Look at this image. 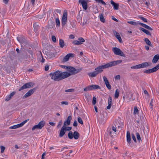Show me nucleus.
Listing matches in <instances>:
<instances>
[{
    "label": "nucleus",
    "mask_w": 159,
    "mask_h": 159,
    "mask_svg": "<svg viewBox=\"0 0 159 159\" xmlns=\"http://www.w3.org/2000/svg\"><path fill=\"white\" fill-rule=\"evenodd\" d=\"M72 119V117L70 116H69L66 121H65L64 123V125H68L70 124V120Z\"/></svg>",
    "instance_id": "nucleus-13"
},
{
    "label": "nucleus",
    "mask_w": 159,
    "mask_h": 159,
    "mask_svg": "<svg viewBox=\"0 0 159 159\" xmlns=\"http://www.w3.org/2000/svg\"><path fill=\"white\" fill-rule=\"evenodd\" d=\"M159 59V55L158 54H157L154 56V57L153 58V59L152 61V62L153 63H156L158 60Z\"/></svg>",
    "instance_id": "nucleus-20"
},
{
    "label": "nucleus",
    "mask_w": 159,
    "mask_h": 159,
    "mask_svg": "<svg viewBox=\"0 0 159 159\" xmlns=\"http://www.w3.org/2000/svg\"><path fill=\"white\" fill-rule=\"evenodd\" d=\"M139 64L136 65V66H131V68L132 69H140V66Z\"/></svg>",
    "instance_id": "nucleus-42"
},
{
    "label": "nucleus",
    "mask_w": 159,
    "mask_h": 159,
    "mask_svg": "<svg viewBox=\"0 0 159 159\" xmlns=\"http://www.w3.org/2000/svg\"><path fill=\"white\" fill-rule=\"evenodd\" d=\"M39 19H41L43 17V14H39L37 15Z\"/></svg>",
    "instance_id": "nucleus-57"
},
{
    "label": "nucleus",
    "mask_w": 159,
    "mask_h": 159,
    "mask_svg": "<svg viewBox=\"0 0 159 159\" xmlns=\"http://www.w3.org/2000/svg\"><path fill=\"white\" fill-rule=\"evenodd\" d=\"M52 75L51 78L55 81H59L66 78V76L64 72L59 70L56 71L53 74H50Z\"/></svg>",
    "instance_id": "nucleus-1"
},
{
    "label": "nucleus",
    "mask_w": 159,
    "mask_h": 159,
    "mask_svg": "<svg viewBox=\"0 0 159 159\" xmlns=\"http://www.w3.org/2000/svg\"><path fill=\"white\" fill-rule=\"evenodd\" d=\"M50 52L51 54H50V58H53L55 57L57 54V51L55 49L53 48H52L51 49Z\"/></svg>",
    "instance_id": "nucleus-14"
},
{
    "label": "nucleus",
    "mask_w": 159,
    "mask_h": 159,
    "mask_svg": "<svg viewBox=\"0 0 159 159\" xmlns=\"http://www.w3.org/2000/svg\"><path fill=\"white\" fill-rule=\"evenodd\" d=\"M100 20L102 22L104 23L105 22V19L102 15L101 14L99 15Z\"/></svg>",
    "instance_id": "nucleus-35"
},
{
    "label": "nucleus",
    "mask_w": 159,
    "mask_h": 159,
    "mask_svg": "<svg viewBox=\"0 0 159 159\" xmlns=\"http://www.w3.org/2000/svg\"><path fill=\"white\" fill-rule=\"evenodd\" d=\"M109 67V66L108 63H107L106 64L98 66V67L96 68L95 70L98 74L102 73L103 71V69H106Z\"/></svg>",
    "instance_id": "nucleus-3"
},
{
    "label": "nucleus",
    "mask_w": 159,
    "mask_h": 159,
    "mask_svg": "<svg viewBox=\"0 0 159 159\" xmlns=\"http://www.w3.org/2000/svg\"><path fill=\"white\" fill-rule=\"evenodd\" d=\"M139 30H141L143 32H144L147 35H151V34L150 32L147 30H146L143 28L140 27L139 28Z\"/></svg>",
    "instance_id": "nucleus-30"
},
{
    "label": "nucleus",
    "mask_w": 159,
    "mask_h": 159,
    "mask_svg": "<svg viewBox=\"0 0 159 159\" xmlns=\"http://www.w3.org/2000/svg\"><path fill=\"white\" fill-rule=\"evenodd\" d=\"M67 21V12L66 11H64L61 20V25L64 27L66 25Z\"/></svg>",
    "instance_id": "nucleus-5"
},
{
    "label": "nucleus",
    "mask_w": 159,
    "mask_h": 159,
    "mask_svg": "<svg viewBox=\"0 0 159 159\" xmlns=\"http://www.w3.org/2000/svg\"><path fill=\"white\" fill-rule=\"evenodd\" d=\"M33 27L34 28V30L35 32L37 31L38 29L39 28V24L38 23H34Z\"/></svg>",
    "instance_id": "nucleus-27"
},
{
    "label": "nucleus",
    "mask_w": 159,
    "mask_h": 159,
    "mask_svg": "<svg viewBox=\"0 0 159 159\" xmlns=\"http://www.w3.org/2000/svg\"><path fill=\"white\" fill-rule=\"evenodd\" d=\"M90 89L91 90L98 89H100V87L98 85H92L90 86Z\"/></svg>",
    "instance_id": "nucleus-24"
},
{
    "label": "nucleus",
    "mask_w": 159,
    "mask_h": 159,
    "mask_svg": "<svg viewBox=\"0 0 159 159\" xmlns=\"http://www.w3.org/2000/svg\"><path fill=\"white\" fill-rule=\"evenodd\" d=\"M136 135L137 139V140L139 141V142H140V141H142L140 135L138 133H136Z\"/></svg>",
    "instance_id": "nucleus-38"
},
{
    "label": "nucleus",
    "mask_w": 159,
    "mask_h": 159,
    "mask_svg": "<svg viewBox=\"0 0 159 159\" xmlns=\"http://www.w3.org/2000/svg\"><path fill=\"white\" fill-rule=\"evenodd\" d=\"M113 33L114 35L116 37L117 39L118 40H119V42L120 43H122V39H121V38L120 35L116 31H113Z\"/></svg>",
    "instance_id": "nucleus-15"
},
{
    "label": "nucleus",
    "mask_w": 159,
    "mask_h": 159,
    "mask_svg": "<svg viewBox=\"0 0 159 159\" xmlns=\"http://www.w3.org/2000/svg\"><path fill=\"white\" fill-rule=\"evenodd\" d=\"M98 74V73L97 72L96 70L93 72L89 73L88 74V75L89 77H94L96 76Z\"/></svg>",
    "instance_id": "nucleus-18"
},
{
    "label": "nucleus",
    "mask_w": 159,
    "mask_h": 159,
    "mask_svg": "<svg viewBox=\"0 0 159 159\" xmlns=\"http://www.w3.org/2000/svg\"><path fill=\"white\" fill-rule=\"evenodd\" d=\"M119 91L118 89L116 90L115 94V97L116 98L118 97L119 95Z\"/></svg>",
    "instance_id": "nucleus-36"
},
{
    "label": "nucleus",
    "mask_w": 159,
    "mask_h": 159,
    "mask_svg": "<svg viewBox=\"0 0 159 159\" xmlns=\"http://www.w3.org/2000/svg\"><path fill=\"white\" fill-rule=\"evenodd\" d=\"M72 43L74 45H80V43L78 41L74 40L72 42Z\"/></svg>",
    "instance_id": "nucleus-46"
},
{
    "label": "nucleus",
    "mask_w": 159,
    "mask_h": 159,
    "mask_svg": "<svg viewBox=\"0 0 159 159\" xmlns=\"http://www.w3.org/2000/svg\"><path fill=\"white\" fill-rule=\"evenodd\" d=\"M112 51L116 55H118L123 57H125V55L123 52L120 49L117 48H112Z\"/></svg>",
    "instance_id": "nucleus-4"
},
{
    "label": "nucleus",
    "mask_w": 159,
    "mask_h": 159,
    "mask_svg": "<svg viewBox=\"0 0 159 159\" xmlns=\"http://www.w3.org/2000/svg\"><path fill=\"white\" fill-rule=\"evenodd\" d=\"M74 89H69L65 90L66 92H73L74 91Z\"/></svg>",
    "instance_id": "nucleus-55"
},
{
    "label": "nucleus",
    "mask_w": 159,
    "mask_h": 159,
    "mask_svg": "<svg viewBox=\"0 0 159 159\" xmlns=\"http://www.w3.org/2000/svg\"><path fill=\"white\" fill-rule=\"evenodd\" d=\"M122 60H118L111 61L107 63L109 67H110L120 64L122 62Z\"/></svg>",
    "instance_id": "nucleus-10"
},
{
    "label": "nucleus",
    "mask_w": 159,
    "mask_h": 159,
    "mask_svg": "<svg viewBox=\"0 0 159 159\" xmlns=\"http://www.w3.org/2000/svg\"><path fill=\"white\" fill-rule=\"evenodd\" d=\"M140 68H144L145 67H147L149 66V64L148 62H143L142 63L139 64Z\"/></svg>",
    "instance_id": "nucleus-21"
},
{
    "label": "nucleus",
    "mask_w": 159,
    "mask_h": 159,
    "mask_svg": "<svg viewBox=\"0 0 159 159\" xmlns=\"http://www.w3.org/2000/svg\"><path fill=\"white\" fill-rule=\"evenodd\" d=\"M144 28L150 30H153L151 27L146 24H145Z\"/></svg>",
    "instance_id": "nucleus-53"
},
{
    "label": "nucleus",
    "mask_w": 159,
    "mask_h": 159,
    "mask_svg": "<svg viewBox=\"0 0 159 159\" xmlns=\"http://www.w3.org/2000/svg\"><path fill=\"white\" fill-rule=\"evenodd\" d=\"M79 40V41L80 43V44L84 42H85L84 39L82 37L79 38L78 39Z\"/></svg>",
    "instance_id": "nucleus-43"
},
{
    "label": "nucleus",
    "mask_w": 159,
    "mask_h": 159,
    "mask_svg": "<svg viewBox=\"0 0 159 159\" xmlns=\"http://www.w3.org/2000/svg\"><path fill=\"white\" fill-rule=\"evenodd\" d=\"M79 2L81 4L84 9L85 10L87 9L88 8L87 3L84 0H79Z\"/></svg>",
    "instance_id": "nucleus-11"
},
{
    "label": "nucleus",
    "mask_w": 159,
    "mask_h": 159,
    "mask_svg": "<svg viewBox=\"0 0 159 159\" xmlns=\"http://www.w3.org/2000/svg\"><path fill=\"white\" fill-rule=\"evenodd\" d=\"M111 3L113 6L115 10H117L119 9V5L118 3H115L113 0H111L110 1Z\"/></svg>",
    "instance_id": "nucleus-16"
},
{
    "label": "nucleus",
    "mask_w": 159,
    "mask_h": 159,
    "mask_svg": "<svg viewBox=\"0 0 159 159\" xmlns=\"http://www.w3.org/2000/svg\"><path fill=\"white\" fill-rule=\"evenodd\" d=\"M74 56V55L72 53H69L67 54L63 58L62 61L65 62L67 61L70 57H73Z\"/></svg>",
    "instance_id": "nucleus-12"
},
{
    "label": "nucleus",
    "mask_w": 159,
    "mask_h": 159,
    "mask_svg": "<svg viewBox=\"0 0 159 159\" xmlns=\"http://www.w3.org/2000/svg\"><path fill=\"white\" fill-rule=\"evenodd\" d=\"M33 85V83L32 82H30L24 84L19 89V91H20L25 89H28L31 87Z\"/></svg>",
    "instance_id": "nucleus-6"
},
{
    "label": "nucleus",
    "mask_w": 159,
    "mask_h": 159,
    "mask_svg": "<svg viewBox=\"0 0 159 159\" xmlns=\"http://www.w3.org/2000/svg\"><path fill=\"white\" fill-rule=\"evenodd\" d=\"M20 127V126L19 125V124H18L16 125H15L10 126L9 128L10 129H16L17 128H19Z\"/></svg>",
    "instance_id": "nucleus-32"
},
{
    "label": "nucleus",
    "mask_w": 159,
    "mask_h": 159,
    "mask_svg": "<svg viewBox=\"0 0 159 159\" xmlns=\"http://www.w3.org/2000/svg\"><path fill=\"white\" fill-rule=\"evenodd\" d=\"M144 119L143 117H140V120H138L137 121V123L141 124V125H143V124L144 122Z\"/></svg>",
    "instance_id": "nucleus-28"
},
{
    "label": "nucleus",
    "mask_w": 159,
    "mask_h": 159,
    "mask_svg": "<svg viewBox=\"0 0 159 159\" xmlns=\"http://www.w3.org/2000/svg\"><path fill=\"white\" fill-rule=\"evenodd\" d=\"M17 40L21 43V45L24 43H25L26 40L23 38L22 37H17Z\"/></svg>",
    "instance_id": "nucleus-22"
},
{
    "label": "nucleus",
    "mask_w": 159,
    "mask_h": 159,
    "mask_svg": "<svg viewBox=\"0 0 159 159\" xmlns=\"http://www.w3.org/2000/svg\"><path fill=\"white\" fill-rule=\"evenodd\" d=\"M66 133L65 130L62 127L60 130L59 134V137H62Z\"/></svg>",
    "instance_id": "nucleus-25"
},
{
    "label": "nucleus",
    "mask_w": 159,
    "mask_h": 159,
    "mask_svg": "<svg viewBox=\"0 0 159 159\" xmlns=\"http://www.w3.org/2000/svg\"><path fill=\"white\" fill-rule=\"evenodd\" d=\"M66 125H64L62 127L64 128L65 131H70L71 130V127H66Z\"/></svg>",
    "instance_id": "nucleus-34"
},
{
    "label": "nucleus",
    "mask_w": 159,
    "mask_h": 159,
    "mask_svg": "<svg viewBox=\"0 0 159 159\" xmlns=\"http://www.w3.org/2000/svg\"><path fill=\"white\" fill-rule=\"evenodd\" d=\"M115 122L116 123V125H115V126H113L112 127V129L113 131L116 132V128L117 126L119 127V125H118L119 122L117 120H115Z\"/></svg>",
    "instance_id": "nucleus-26"
},
{
    "label": "nucleus",
    "mask_w": 159,
    "mask_h": 159,
    "mask_svg": "<svg viewBox=\"0 0 159 159\" xmlns=\"http://www.w3.org/2000/svg\"><path fill=\"white\" fill-rule=\"evenodd\" d=\"M97 2L102 3L104 5H106V3L102 0H95Z\"/></svg>",
    "instance_id": "nucleus-45"
},
{
    "label": "nucleus",
    "mask_w": 159,
    "mask_h": 159,
    "mask_svg": "<svg viewBox=\"0 0 159 159\" xmlns=\"http://www.w3.org/2000/svg\"><path fill=\"white\" fill-rule=\"evenodd\" d=\"M144 28L150 30H153L151 27L146 24H145Z\"/></svg>",
    "instance_id": "nucleus-51"
},
{
    "label": "nucleus",
    "mask_w": 159,
    "mask_h": 159,
    "mask_svg": "<svg viewBox=\"0 0 159 159\" xmlns=\"http://www.w3.org/2000/svg\"><path fill=\"white\" fill-rule=\"evenodd\" d=\"M81 70V69H76L73 67L69 66L67 71L64 72V73L66 78L71 75H75L80 72Z\"/></svg>",
    "instance_id": "nucleus-2"
},
{
    "label": "nucleus",
    "mask_w": 159,
    "mask_h": 159,
    "mask_svg": "<svg viewBox=\"0 0 159 159\" xmlns=\"http://www.w3.org/2000/svg\"><path fill=\"white\" fill-rule=\"evenodd\" d=\"M127 23L131 25H132L135 26L137 25L138 24V23H137L136 22L133 21H128Z\"/></svg>",
    "instance_id": "nucleus-40"
},
{
    "label": "nucleus",
    "mask_w": 159,
    "mask_h": 159,
    "mask_svg": "<svg viewBox=\"0 0 159 159\" xmlns=\"http://www.w3.org/2000/svg\"><path fill=\"white\" fill-rule=\"evenodd\" d=\"M106 85L108 89L110 90L111 89V87L109 83L108 84H106Z\"/></svg>",
    "instance_id": "nucleus-60"
},
{
    "label": "nucleus",
    "mask_w": 159,
    "mask_h": 159,
    "mask_svg": "<svg viewBox=\"0 0 159 159\" xmlns=\"http://www.w3.org/2000/svg\"><path fill=\"white\" fill-rule=\"evenodd\" d=\"M112 99L111 97H109L108 99V106L107 107V109H110L112 104Z\"/></svg>",
    "instance_id": "nucleus-17"
},
{
    "label": "nucleus",
    "mask_w": 159,
    "mask_h": 159,
    "mask_svg": "<svg viewBox=\"0 0 159 159\" xmlns=\"http://www.w3.org/2000/svg\"><path fill=\"white\" fill-rule=\"evenodd\" d=\"M144 28L150 30H153L151 27L146 24H145Z\"/></svg>",
    "instance_id": "nucleus-52"
},
{
    "label": "nucleus",
    "mask_w": 159,
    "mask_h": 159,
    "mask_svg": "<svg viewBox=\"0 0 159 159\" xmlns=\"http://www.w3.org/2000/svg\"><path fill=\"white\" fill-rule=\"evenodd\" d=\"M49 69V66L47 64L45 66V71H47Z\"/></svg>",
    "instance_id": "nucleus-64"
},
{
    "label": "nucleus",
    "mask_w": 159,
    "mask_h": 159,
    "mask_svg": "<svg viewBox=\"0 0 159 159\" xmlns=\"http://www.w3.org/2000/svg\"><path fill=\"white\" fill-rule=\"evenodd\" d=\"M80 136L79 134L76 131H75L73 134V137L75 139H77Z\"/></svg>",
    "instance_id": "nucleus-29"
},
{
    "label": "nucleus",
    "mask_w": 159,
    "mask_h": 159,
    "mask_svg": "<svg viewBox=\"0 0 159 159\" xmlns=\"http://www.w3.org/2000/svg\"><path fill=\"white\" fill-rule=\"evenodd\" d=\"M126 139L127 142L129 144H130L131 143V137L130 135L129 132V131H127L126 134Z\"/></svg>",
    "instance_id": "nucleus-19"
},
{
    "label": "nucleus",
    "mask_w": 159,
    "mask_h": 159,
    "mask_svg": "<svg viewBox=\"0 0 159 159\" xmlns=\"http://www.w3.org/2000/svg\"><path fill=\"white\" fill-rule=\"evenodd\" d=\"M56 25L59 26L60 25V21L59 19L58 18H57L56 19Z\"/></svg>",
    "instance_id": "nucleus-44"
},
{
    "label": "nucleus",
    "mask_w": 159,
    "mask_h": 159,
    "mask_svg": "<svg viewBox=\"0 0 159 159\" xmlns=\"http://www.w3.org/2000/svg\"><path fill=\"white\" fill-rule=\"evenodd\" d=\"M15 92H13L10 93V95L7 97L5 101H8L11 99V98L12 97L15 93Z\"/></svg>",
    "instance_id": "nucleus-23"
},
{
    "label": "nucleus",
    "mask_w": 159,
    "mask_h": 159,
    "mask_svg": "<svg viewBox=\"0 0 159 159\" xmlns=\"http://www.w3.org/2000/svg\"><path fill=\"white\" fill-rule=\"evenodd\" d=\"M27 120H25L23 121L22 122L19 124V125L20 127H21L22 126L24 125L27 122Z\"/></svg>",
    "instance_id": "nucleus-49"
},
{
    "label": "nucleus",
    "mask_w": 159,
    "mask_h": 159,
    "mask_svg": "<svg viewBox=\"0 0 159 159\" xmlns=\"http://www.w3.org/2000/svg\"><path fill=\"white\" fill-rule=\"evenodd\" d=\"M68 137L70 139H71L73 138V134L71 131H70L68 134Z\"/></svg>",
    "instance_id": "nucleus-37"
},
{
    "label": "nucleus",
    "mask_w": 159,
    "mask_h": 159,
    "mask_svg": "<svg viewBox=\"0 0 159 159\" xmlns=\"http://www.w3.org/2000/svg\"><path fill=\"white\" fill-rule=\"evenodd\" d=\"M62 123V120H60L59 121V123L57 126V127L58 128H59L60 127Z\"/></svg>",
    "instance_id": "nucleus-58"
},
{
    "label": "nucleus",
    "mask_w": 159,
    "mask_h": 159,
    "mask_svg": "<svg viewBox=\"0 0 159 159\" xmlns=\"http://www.w3.org/2000/svg\"><path fill=\"white\" fill-rule=\"evenodd\" d=\"M60 66L61 67V68L66 69V70L69 67V66H66L61 65Z\"/></svg>",
    "instance_id": "nucleus-62"
},
{
    "label": "nucleus",
    "mask_w": 159,
    "mask_h": 159,
    "mask_svg": "<svg viewBox=\"0 0 159 159\" xmlns=\"http://www.w3.org/2000/svg\"><path fill=\"white\" fill-rule=\"evenodd\" d=\"M0 147L1 149V153H3L4 152V151L5 149V147L2 146H0Z\"/></svg>",
    "instance_id": "nucleus-47"
},
{
    "label": "nucleus",
    "mask_w": 159,
    "mask_h": 159,
    "mask_svg": "<svg viewBox=\"0 0 159 159\" xmlns=\"http://www.w3.org/2000/svg\"><path fill=\"white\" fill-rule=\"evenodd\" d=\"M139 18L141 20H143V21L145 22H147V20L145 18H144V17H142V16H140V17H139Z\"/></svg>",
    "instance_id": "nucleus-59"
},
{
    "label": "nucleus",
    "mask_w": 159,
    "mask_h": 159,
    "mask_svg": "<svg viewBox=\"0 0 159 159\" xmlns=\"http://www.w3.org/2000/svg\"><path fill=\"white\" fill-rule=\"evenodd\" d=\"M144 41L146 42V43L148 45L150 46H152V45L151 43V42L147 38H145L144 39Z\"/></svg>",
    "instance_id": "nucleus-33"
},
{
    "label": "nucleus",
    "mask_w": 159,
    "mask_h": 159,
    "mask_svg": "<svg viewBox=\"0 0 159 159\" xmlns=\"http://www.w3.org/2000/svg\"><path fill=\"white\" fill-rule=\"evenodd\" d=\"M41 58H40L39 59V61L43 63L44 62L45 60L43 58L41 53Z\"/></svg>",
    "instance_id": "nucleus-56"
},
{
    "label": "nucleus",
    "mask_w": 159,
    "mask_h": 159,
    "mask_svg": "<svg viewBox=\"0 0 159 159\" xmlns=\"http://www.w3.org/2000/svg\"><path fill=\"white\" fill-rule=\"evenodd\" d=\"M59 46L61 48H63L65 46L64 42V40L61 39L59 40Z\"/></svg>",
    "instance_id": "nucleus-31"
},
{
    "label": "nucleus",
    "mask_w": 159,
    "mask_h": 159,
    "mask_svg": "<svg viewBox=\"0 0 159 159\" xmlns=\"http://www.w3.org/2000/svg\"><path fill=\"white\" fill-rule=\"evenodd\" d=\"M52 41L54 43H56L57 40L56 37L54 35H52Z\"/></svg>",
    "instance_id": "nucleus-48"
},
{
    "label": "nucleus",
    "mask_w": 159,
    "mask_h": 159,
    "mask_svg": "<svg viewBox=\"0 0 159 159\" xmlns=\"http://www.w3.org/2000/svg\"><path fill=\"white\" fill-rule=\"evenodd\" d=\"M139 113V110L136 107H134V114L135 115L136 114H138Z\"/></svg>",
    "instance_id": "nucleus-39"
},
{
    "label": "nucleus",
    "mask_w": 159,
    "mask_h": 159,
    "mask_svg": "<svg viewBox=\"0 0 159 159\" xmlns=\"http://www.w3.org/2000/svg\"><path fill=\"white\" fill-rule=\"evenodd\" d=\"M36 90V88H34L29 90L22 97L23 98H25L32 95Z\"/></svg>",
    "instance_id": "nucleus-8"
},
{
    "label": "nucleus",
    "mask_w": 159,
    "mask_h": 159,
    "mask_svg": "<svg viewBox=\"0 0 159 159\" xmlns=\"http://www.w3.org/2000/svg\"><path fill=\"white\" fill-rule=\"evenodd\" d=\"M131 136H132V139H133V140H134V141L135 142H136V138H135V136L134 134H132Z\"/></svg>",
    "instance_id": "nucleus-61"
},
{
    "label": "nucleus",
    "mask_w": 159,
    "mask_h": 159,
    "mask_svg": "<svg viewBox=\"0 0 159 159\" xmlns=\"http://www.w3.org/2000/svg\"><path fill=\"white\" fill-rule=\"evenodd\" d=\"M90 88V86H89L87 87L84 88V91H88L91 90Z\"/></svg>",
    "instance_id": "nucleus-63"
},
{
    "label": "nucleus",
    "mask_w": 159,
    "mask_h": 159,
    "mask_svg": "<svg viewBox=\"0 0 159 159\" xmlns=\"http://www.w3.org/2000/svg\"><path fill=\"white\" fill-rule=\"evenodd\" d=\"M103 80L105 85L109 83L107 78L105 76H103Z\"/></svg>",
    "instance_id": "nucleus-41"
},
{
    "label": "nucleus",
    "mask_w": 159,
    "mask_h": 159,
    "mask_svg": "<svg viewBox=\"0 0 159 159\" xmlns=\"http://www.w3.org/2000/svg\"><path fill=\"white\" fill-rule=\"evenodd\" d=\"M44 122L43 121H40L38 125L34 126L32 129V130L36 129H41L44 125Z\"/></svg>",
    "instance_id": "nucleus-9"
},
{
    "label": "nucleus",
    "mask_w": 159,
    "mask_h": 159,
    "mask_svg": "<svg viewBox=\"0 0 159 159\" xmlns=\"http://www.w3.org/2000/svg\"><path fill=\"white\" fill-rule=\"evenodd\" d=\"M159 69V63L153 68L146 70L144 72L146 73L149 74L156 71Z\"/></svg>",
    "instance_id": "nucleus-7"
},
{
    "label": "nucleus",
    "mask_w": 159,
    "mask_h": 159,
    "mask_svg": "<svg viewBox=\"0 0 159 159\" xmlns=\"http://www.w3.org/2000/svg\"><path fill=\"white\" fill-rule=\"evenodd\" d=\"M78 122L81 124H83V121L82 119L80 117H78L77 119Z\"/></svg>",
    "instance_id": "nucleus-50"
},
{
    "label": "nucleus",
    "mask_w": 159,
    "mask_h": 159,
    "mask_svg": "<svg viewBox=\"0 0 159 159\" xmlns=\"http://www.w3.org/2000/svg\"><path fill=\"white\" fill-rule=\"evenodd\" d=\"M96 102V98L95 97H93V98L92 103L94 105H95Z\"/></svg>",
    "instance_id": "nucleus-54"
}]
</instances>
